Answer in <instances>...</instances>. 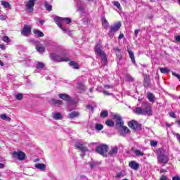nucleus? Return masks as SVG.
<instances>
[{
  "instance_id": "nucleus-1",
  "label": "nucleus",
  "mask_w": 180,
  "mask_h": 180,
  "mask_svg": "<svg viewBox=\"0 0 180 180\" xmlns=\"http://www.w3.org/2000/svg\"><path fill=\"white\" fill-rule=\"evenodd\" d=\"M56 22V25L61 29L63 33H66L68 36H72V33L70 31V29L64 27V23H67V25H70L71 22V18H60L58 16H56L53 19Z\"/></svg>"
},
{
  "instance_id": "nucleus-2",
  "label": "nucleus",
  "mask_w": 180,
  "mask_h": 180,
  "mask_svg": "<svg viewBox=\"0 0 180 180\" xmlns=\"http://www.w3.org/2000/svg\"><path fill=\"white\" fill-rule=\"evenodd\" d=\"M51 60L61 63L63 61H70V52L67 50H63L58 53H51Z\"/></svg>"
},
{
  "instance_id": "nucleus-3",
  "label": "nucleus",
  "mask_w": 180,
  "mask_h": 180,
  "mask_svg": "<svg viewBox=\"0 0 180 180\" xmlns=\"http://www.w3.org/2000/svg\"><path fill=\"white\" fill-rule=\"evenodd\" d=\"M134 112L136 113V115L150 116V115H151V107L147 105L146 104H142L141 107L135 108V109H134Z\"/></svg>"
},
{
  "instance_id": "nucleus-4",
  "label": "nucleus",
  "mask_w": 180,
  "mask_h": 180,
  "mask_svg": "<svg viewBox=\"0 0 180 180\" xmlns=\"http://www.w3.org/2000/svg\"><path fill=\"white\" fill-rule=\"evenodd\" d=\"M95 53L96 56H98L101 58V61L103 63H106L108 61V57H106V53L101 49L99 45L96 44L95 46Z\"/></svg>"
},
{
  "instance_id": "nucleus-5",
  "label": "nucleus",
  "mask_w": 180,
  "mask_h": 180,
  "mask_svg": "<svg viewBox=\"0 0 180 180\" xmlns=\"http://www.w3.org/2000/svg\"><path fill=\"white\" fill-rule=\"evenodd\" d=\"M120 27H122V22H117V23L111 25L108 32V36H110V37H113L115 33H116Z\"/></svg>"
},
{
  "instance_id": "nucleus-6",
  "label": "nucleus",
  "mask_w": 180,
  "mask_h": 180,
  "mask_svg": "<svg viewBox=\"0 0 180 180\" xmlns=\"http://www.w3.org/2000/svg\"><path fill=\"white\" fill-rule=\"evenodd\" d=\"M108 146L105 144H103L97 146L96 148V153L100 154V155H102L103 157H106L108 155Z\"/></svg>"
},
{
  "instance_id": "nucleus-7",
  "label": "nucleus",
  "mask_w": 180,
  "mask_h": 180,
  "mask_svg": "<svg viewBox=\"0 0 180 180\" xmlns=\"http://www.w3.org/2000/svg\"><path fill=\"white\" fill-rule=\"evenodd\" d=\"M37 0H29L25 4V8L30 13L33 12L34 8V2H36Z\"/></svg>"
},
{
  "instance_id": "nucleus-8",
  "label": "nucleus",
  "mask_w": 180,
  "mask_h": 180,
  "mask_svg": "<svg viewBox=\"0 0 180 180\" xmlns=\"http://www.w3.org/2000/svg\"><path fill=\"white\" fill-rule=\"evenodd\" d=\"M128 126L133 130H140L141 129V124H140L137 121L131 120L128 122Z\"/></svg>"
},
{
  "instance_id": "nucleus-9",
  "label": "nucleus",
  "mask_w": 180,
  "mask_h": 180,
  "mask_svg": "<svg viewBox=\"0 0 180 180\" xmlns=\"http://www.w3.org/2000/svg\"><path fill=\"white\" fill-rule=\"evenodd\" d=\"M114 120H115L116 123V127H122L123 124H124V122H123V120H122V117L119 115H115L113 116Z\"/></svg>"
},
{
  "instance_id": "nucleus-10",
  "label": "nucleus",
  "mask_w": 180,
  "mask_h": 180,
  "mask_svg": "<svg viewBox=\"0 0 180 180\" xmlns=\"http://www.w3.org/2000/svg\"><path fill=\"white\" fill-rule=\"evenodd\" d=\"M13 155L15 158L19 160V161H23L26 157V155L22 151H14Z\"/></svg>"
},
{
  "instance_id": "nucleus-11",
  "label": "nucleus",
  "mask_w": 180,
  "mask_h": 180,
  "mask_svg": "<svg viewBox=\"0 0 180 180\" xmlns=\"http://www.w3.org/2000/svg\"><path fill=\"white\" fill-rule=\"evenodd\" d=\"M76 148H77V150H80V151H82V154L81 156L83 157L85 155V154L84 153H86V151H89V149H88V148L85 147L83 144L79 143L75 145Z\"/></svg>"
},
{
  "instance_id": "nucleus-12",
  "label": "nucleus",
  "mask_w": 180,
  "mask_h": 180,
  "mask_svg": "<svg viewBox=\"0 0 180 180\" xmlns=\"http://www.w3.org/2000/svg\"><path fill=\"white\" fill-rule=\"evenodd\" d=\"M158 161L160 164H167L168 162V157L164 154H159L158 155Z\"/></svg>"
},
{
  "instance_id": "nucleus-13",
  "label": "nucleus",
  "mask_w": 180,
  "mask_h": 180,
  "mask_svg": "<svg viewBox=\"0 0 180 180\" xmlns=\"http://www.w3.org/2000/svg\"><path fill=\"white\" fill-rule=\"evenodd\" d=\"M32 32V30L30 29V27H27V26H24L22 32H21V34H22V36H29V34H30Z\"/></svg>"
},
{
  "instance_id": "nucleus-14",
  "label": "nucleus",
  "mask_w": 180,
  "mask_h": 180,
  "mask_svg": "<svg viewBox=\"0 0 180 180\" xmlns=\"http://www.w3.org/2000/svg\"><path fill=\"white\" fill-rule=\"evenodd\" d=\"M130 168H131V169H134V171H137V169H139V168H140V165H139V163H137L136 161L133 160L131 161L129 164Z\"/></svg>"
},
{
  "instance_id": "nucleus-15",
  "label": "nucleus",
  "mask_w": 180,
  "mask_h": 180,
  "mask_svg": "<svg viewBox=\"0 0 180 180\" xmlns=\"http://www.w3.org/2000/svg\"><path fill=\"white\" fill-rule=\"evenodd\" d=\"M58 98H60V99H63V101H66V102H71V97L68 94H58Z\"/></svg>"
},
{
  "instance_id": "nucleus-16",
  "label": "nucleus",
  "mask_w": 180,
  "mask_h": 180,
  "mask_svg": "<svg viewBox=\"0 0 180 180\" xmlns=\"http://www.w3.org/2000/svg\"><path fill=\"white\" fill-rule=\"evenodd\" d=\"M77 8L79 12H84V9H85V3L82 1H78L77 4Z\"/></svg>"
},
{
  "instance_id": "nucleus-17",
  "label": "nucleus",
  "mask_w": 180,
  "mask_h": 180,
  "mask_svg": "<svg viewBox=\"0 0 180 180\" xmlns=\"http://www.w3.org/2000/svg\"><path fill=\"white\" fill-rule=\"evenodd\" d=\"M37 169H39V171H46L47 169V166L44 163H38L34 165Z\"/></svg>"
},
{
  "instance_id": "nucleus-18",
  "label": "nucleus",
  "mask_w": 180,
  "mask_h": 180,
  "mask_svg": "<svg viewBox=\"0 0 180 180\" xmlns=\"http://www.w3.org/2000/svg\"><path fill=\"white\" fill-rule=\"evenodd\" d=\"M63 117H64L61 112H55L53 114V119L55 120H63Z\"/></svg>"
},
{
  "instance_id": "nucleus-19",
  "label": "nucleus",
  "mask_w": 180,
  "mask_h": 180,
  "mask_svg": "<svg viewBox=\"0 0 180 180\" xmlns=\"http://www.w3.org/2000/svg\"><path fill=\"white\" fill-rule=\"evenodd\" d=\"M36 50L39 53V54H43L45 51V48L43 45L41 44H37L36 46Z\"/></svg>"
},
{
  "instance_id": "nucleus-20",
  "label": "nucleus",
  "mask_w": 180,
  "mask_h": 180,
  "mask_svg": "<svg viewBox=\"0 0 180 180\" xmlns=\"http://www.w3.org/2000/svg\"><path fill=\"white\" fill-rule=\"evenodd\" d=\"M127 133H130V129H129V128H127L126 126H122V130L120 132L121 136L124 137Z\"/></svg>"
},
{
  "instance_id": "nucleus-21",
  "label": "nucleus",
  "mask_w": 180,
  "mask_h": 180,
  "mask_svg": "<svg viewBox=\"0 0 180 180\" xmlns=\"http://www.w3.org/2000/svg\"><path fill=\"white\" fill-rule=\"evenodd\" d=\"M119 151V149L117 147L112 148L110 152L108 153V155L111 157H115L117 154V152Z\"/></svg>"
},
{
  "instance_id": "nucleus-22",
  "label": "nucleus",
  "mask_w": 180,
  "mask_h": 180,
  "mask_svg": "<svg viewBox=\"0 0 180 180\" xmlns=\"http://www.w3.org/2000/svg\"><path fill=\"white\" fill-rule=\"evenodd\" d=\"M78 116H79V112L73 111L68 114V119H74V117H78Z\"/></svg>"
},
{
  "instance_id": "nucleus-23",
  "label": "nucleus",
  "mask_w": 180,
  "mask_h": 180,
  "mask_svg": "<svg viewBox=\"0 0 180 180\" xmlns=\"http://www.w3.org/2000/svg\"><path fill=\"white\" fill-rule=\"evenodd\" d=\"M126 176V171L122 169L120 172H117L115 175V178H123Z\"/></svg>"
},
{
  "instance_id": "nucleus-24",
  "label": "nucleus",
  "mask_w": 180,
  "mask_h": 180,
  "mask_svg": "<svg viewBox=\"0 0 180 180\" xmlns=\"http://www.w3.org/2000/svg\"><path fill=\"white\" fill-rule=\"evenodd\" d=\"M69 65L70 67H72L74 68V70H79V65H78V63H77L75 61H70L69 63Z\"/></svg>"
},
{
  "instance_id": "nucleus-25",
  "label": "nucleus",
  "mask_w": 180,
  "mask_h": 180,
  "mask_svg": "<svg viewBox=\"0 0 180 180\" xmlns=\"http://www.w3.org/2000/svg\"><path fill=\"white\" fill-rule=\"evenodd\" d=\"M128 53L129 54V57H130L132 63L134 64H135L136 63V59L134 58V53H133V51H131V50H128Z\"/></svg>"
},
{
  "instance_id": "nucleus-26",
  "label": "nucleus",
  "mask_w": 180,
  "mask_h": 180,
  "mask_svg": "<svg viewBox=\"0 0 180 180\" xmlns=\"http://www.w3.org/2000/svg\"><path fill=\"white\" fill-rule=\"evenodd\" d=\"M44 63L41 62H37L36 65V68L37 70H40L41 71V70L44 68Z\"/></svg>"
},
{
  "instance_id": "nucleus-27",
  "label": "nucleus",
  "mask_w": 180,
  "mask_h": 180,
  "mask_svg": "<svg viewBox=\"0 0 180 180\" xmlns=\"http://www.w3.org/2000/svg\"><path fill=\"white\" fill-rule=\"evenodd\" d=\"M95 130H96L97 131H101V130H103V124L96 123L95 124Z\"/></svg>"
},
{
  "instance_id": "nucleus-28",
  "label": "nucleus",
  "mask_w": 180,
  "mask_h": 180,
  "mask_svg": "<svg viewBox=\"0 0 180 180\" xmlns=\"http://www.w3.org/2000/svg\"><path fill=\"white\" fill-rule=\"evenodd\" d=\"M33 33H34V34H37L38 37H44V34L39 30H34Z\"/></svg>"
},
{
  "instance_id": "nucleus-29",
  "label": "nucleus",
  "mask_w": 180,
  "mask_h": 180,
  "mask_svg": "<svg viewBox=\"0 0 180 180\" xmlns=\"http://www.w3.org/2000/svg\"><path fill=\"white\" fill-rule=\"evenodd\" d=\"M44 6L46 11H49V12H51V11H53V6H51V4H49V2L47 1L44 2Z\"/></svg>"
},
{
  "instance_id": "nucleus-30",
  "label": "nucleus",
  "mask_w": 180,
  "mask_h": 180,
  "mask_svg": "<svg viewBox=\"0 0 180 180\" xmlns=\"http://www.w3.org/2000/svg\"><path fill=\"white\" fill-rule=\"evenodd\" d=\"M101 22H102L103 27L106 28V27H108V26H109V22L106 20V18L102 17Z\"/></svg>"
},
{
  "instance_id": "nucleus-31",
  "label": "nucleus",
  "mask_w": 180,
  "mask_h": 180,
  "mask_svg": "<svg viewBox=\"0 0 180 180\" xmlns=\"http://www.w3.org/2000/svg\"><path fill=\"white\" fill-rule=\"evenodd\" d=\"M148 99L150 102H152V103H154V102H155L154 94H153V93H148Z\"/></svg>"
},
{
  "instance_id": "nucleus-32",
  "label": "nucleus",
  "mask_w": 180,
  "mask_h": 180,
  "mask_svg": "<svg viewBox=\"0 0 180 180\" xmlns=\"http://www.w3.org/2000/svg\"><path fill=\"white\" fill-rule=\"evenodd\" d=\"M1 5L4 6V8H6L7 9H11V4H9L8 1H1Z\"/></svg>"
},
{
  "instance_id": "nucleus-33",
  "label": "nucleus",
  "mask_w": 180,
  "mask_h": 180,
  "mask_svg": "<svg viewBox=\"0 0 180 180\" xmlns=\"http://www.w3.org/2000/svg\"><path fill=\"white\" fill-rule=\"evenodd\" d=\"M134 153L136 155V157H143L144 155V153L140 150H135Z\"/></svg>"
},
{
  "instance_id": "nucleus-34",
  "label": "nucleus",
  "mask_w": 180,
  "mask_h": 180,
  "mask_svg": "<svg viewBox=\"0 0 180 180\" xmlns=\"http://www.w3.org/2000/svg\"><path fill=\"white\" fill-rule=\"evenodd\" d=\"M160 71L162 74H168V72H169V69L167 68H160Z\"/></svg>"
},
{
  "instance_id": "nucleus-35",
  "label": "nucleus",
  "mask_w": 180,
  "mask_h": 180,
  "mask_svg": "<svg viewBox=\"0 0 180 180\" xmlns=\"http://www.w3.org/2000/svg\"><path fill=\"white\" fill-rule=\"evenodd\" d=\"M0 117L2 119V120H8V122H11V117H8L6 114L1 115Z\"/></svg>"
},
{
  "instance_id": "nucleus-36",
  "label": "nucleus",
  "mask_w": 180,
  "mask_h": 180,
  "mask_svg": "<svg viewBox=\"0 0 180 180\" xmlns=\"http://www.w3.org/2000/svg\"><path fill=\"white\" fill-rule=\"evenodd\" d=\"M51 101L54 103V105H63V101L61 100H56V99L52 98Z\"/></svg>"
},
{
  "instance_id": "nucleus-37",
  "label": "nucleus",
  "mask_w": 180,
  "mask_h": 180,
  "mask_svg": "<svg viewBox=\"0 0 180 180\" xmlns=\"http://www.w3.org/2000/svg\"><path fill=\"white\" fill-rule=\"evenodd\" d=\"M125 79L126 81H128L129 82H133V81H134V78H133V77H131V75H127L125 77Z\"/></svg>"
},
{
  "instance_id": "nucleus-38",
  "label": "nucleus",
  "mask_w": 180,
  "mask_h": 180,
  "mask_svg": "<svg viewBox=\"0 0 180 180\" xmlns=\"http://www.w3.org/2000/svg\"><path fill=\"white\" fill-rule=\"evenodd\" d=\"M105 124L110 127H113V126H115V122L110 120H108L105 122Z\"/></svg>"
},
{
  "instance_id": "nucleus-39",
  "label": "nucleus",
  "mask_w": 180,
  "mask_h": 180,
  "mask_svg": "<svg viewBox=\"0 0 180 180\" xmlns=\"http://www.w3.org/2000/svg\"><path fill=\"white\" fill-rule=\"evenodd\" d=\"M113 6H116L119 11H122V6H120V3L119 1H113Z\"/></svg>"
},
{
  "instance_id": "nucleus-40",
  "label": "nucleus",
  "mask_w": 180,
  "mask_h": 180,
  "mask_svg": "<svg viewBox=\"0 0 180 180\" xmlns=\"http://www.w3.org/2000/svg\"><path fill=\"white\" fill-rule=\"evenodd\" d=\"M109 115V112L106 110H103L101 112V117H108V115Z\"/></svg>"
},
{
  "instance_id": "nucleus-41",
  "label": "nucleus",
  "mask_w": 180,
  "mask_h": 180,
  "mask_svg": "<svg viewBox=\"0 0 180 180\" xmlns=\"http://www.w3.org/2000/svg\"><path fill=\"white\" fill-rule=\"evenodd\" d=\"M78 86H79V89H81V91H85V89H86V87L83 83H81V82L78 83Z\"/></svg>"
},
{
  "instance_id": "nucleus-42",
  "label": "nucleus",
  "mask_w": 180,
  "mask_h": 180,
  "mask_svg": "<svg viewBox=\"0 0 180 180\" xmlns=\"http://www.w3.org/2000/svg\"><path fill=\"white\" fill-rule=\"evenodd\" d=\"M15 98L18 101H22V99H23V94H18L15 95Z\"/></svg>"
},
{
  "instance_id": "nucleus-43",
  "label": "nucleus",
  "mask_w": 180,
  "mask_h": 180,
  "mask_svg": "<svg viewBox=\"0 0 180 180\" xmlns=\"http://www.w3.org/2000/svg\"><path fill=\"white\" fill-rule=\"evenodd\" d=\"M2 40H3V41H5L6 43H9V41H11V39H9V37H8V36H4L2 37Z\"/></svg>"
},
{
  "instance_id": "nucleus-44",
  "label": "nucleus",
  "mask_w": 180,
  "mask_h": 180,
  "mask_svg": "<svg viewBox=\"0 0 180 180\" xmlns=\"http://www.w3.org/2000/svg\"><path fill=\"white\" fill-rule=\"evenodd\" d=\"M86 109L91 110V112H94V110H95V108H94V106H92L91 105H88L86 106Z\"/></svg>"
},
{
  "instance_id": "nucleus-45",
  "label": "nucleus",
  "mask_w": 180,
  "mask_h": 180,
  "mask_svg": "<svg viewBox=\"0 0 180 180\" xmlns=\"http://www.w3.org/2000/svg\"><path fill=\"white\" fill-rule=\"evenodd\" d=\"M157 144H158V143H157V141H150V146H151V147H157Z\"/></svg>"
},
{
  "instance_id": "nucleus-46",
  "label": "nucleus",
  "mask_w": 180,
  "mask_h": 180,
  "mask_svg": "<svg viewBox=\"0 0 180 180\" xmlns=\"http://www.w3.org/2000/svg\"><path fill=\"white\" fill-rule=\"evenodd\" d=\"M172 75H174V77H177V79H179V81L180 82V75L179 74H176L174 72H172Z\"/></svg>"
},
{
  "instance_id": "nucleus-47",
  "label": "nucleus",
  "mask_w": 180,
  "mask_h": 180,
  "mask_svg": "<svg viewBox=\"0 0 180 180\" xmlns=\"http://www.w3.org/2000/svg\"><path fill=\"white\" fill-rule=\"evenodd\" d=\"M170 117H173V119H175L176 117L175 116V112H171L169 113Z\"/></svg>"
},
{
  "instance_id": "nucleus-48",
  "label": "nucleus",
  "mask_w": 180,
  "mask_h": 180,
  "mask_svg": "<svg viewBox=\"0 0 180 180\" xmlns=\"http://www.w3.org/2000/svg\"><path fill=\"white\" fill-rule=\"evenodd\" d=\"M123 37H124V34H123V33H120L118 37V40H122V39H123Z\"/></svg>"
},
{
  "instance_id": "nucleus-49",
  "label": "nucleus",
  "mask_w": 180,
  "mask_h": 180,
  "mask_svg": "<svg viewBox=\"0 0 180 180\" xmlns=\"http://www.w3.org/2000/svg\"><path fill=\"white\" fill-rule=\"evenodd\" d=\"M104 88H105V89H110V88L111 89H113V86H110V85H105Z\"/></svg>"
},
{
  "instance_id": "nucleus-50",
  "label": "nucleus",
  "mask_w": 180,
  "mask_h": 180,
  "mask_svg": "<svg viewBox=\"0 0 180 180\" xmlns=\"http://www.w3.org/2000/svg\"><path fill=\"white\" fill-rule=\"evenodd\" d=\"M175 40L176 41H178L179 43H180V35L176 36Z\"/></svg>"
},
{
  "instance_id": "nucleus-51",
  "label": "nucleus",
  "mask_w": 180,
  "mask_h": 180,
  "mask_svg": "<svg viewBox=\"0 0 180 180\" xmlns=\"http://www.w3.org/2000/svg\"><path fill=\"white\" fill-rule=\"evenodd\" d=\"M167 179H168V177H167V176L163 175L160 177V180H167Z\"/></svg>"
},
{
  "instance_id": "nucleus-52",
  "label": "nucleus",
  "mask_w": 180,
  "mask_h": 180,
  "mask_svg": "<svg viewBox=\"0 0 180 180\" xmlns=\"http://www.w3.org/2000/svg\"><path fill=\"white\" fill-rule=\"evenodd\" d=\"M5 19H6V16H5V15H0V20H5Z\"/></svg>"
},
{
  "instance_id": "nucleus-53",
  "label": "nucleus",
  "mask_w": 180,
  "mask_h": 180,
  "mask_svg": "<svg viewBox=\"0 0 180 180\" xmlns=\"http://www.w3.org/2000/svg\"><path fill=\"white\" fill-rule=\"evenodd\" d=\"M103 94L104 95H107V96L110 95V94L109 93V91H103Z\"/></svg>"
},
{
  "instance_id": "nucleus-54",
  "label": "nucleus",
  "mask_w": 180,
  "mask_h": 180,
  "mask_svg": "<svg viewBox=\"0 0 180 180\" xmlns=\"http://www.w3.org/2000/svg\"><path fill=\"white\" fill-rule=\"evenodd\" d=\"M145 81H150V76L148 75H146L145 79H144Z\"/></svg>"
},
{
  "instance_id": "nucleus-55",
  "label": "nucleus",
  "mask_w": 180,
  "mask_h": 180,
  "mask_svg": "<svg viewBox=\"0 0 180 180\" xmlns=\"http://www.w3.org/2000/svg\"><path fill=\"white\" fill-rule=\"evenodd\" d=\"M139 32H140V30H135V36H136V37L138 36Z\"/></svg>"
},
{
  "instance_id": "nucleus-56",
  "label": "nucleus",
  "mask_w": 180,
  "mask_h": 180,
  "mask_svg": "<svg viewBox=\"0 0 180 180\" xmlns=\"http://www.w3.org/2000/svg\"><path fill=\"white\" fill-rule=\"evenodd\" d=\"M0 49H1L2 50L5 49V45L1 44L0 45Z\"/></svg>"
},
{
  "instance_id": "nucleus-57",
  "label": "nucleus",
  "mask_w": 180,
  "mask_h": 180,
  "mask_svg": "<svg viewBox=\"0 0 180 180\" xmlns=\"http://www.w3.org/2000/svg\"><path fill=\"white\" fill-rule=\"evenodd\" d=\"M96 90L98 91V92H102V91H103L101 87H98V88L96 89Z\"/></svg>"
},
{
  "instance_id": "nucleus-58",
  "label": "nucleus",
  "mask_w": 180,
  "mask_h": 180,
  "mask_svg": "<svg viewBox=\"0 0 180 180\" xmlns=\"http://www.w3.org/2000/svg\"><path fill=\"white\" fill-rule=\"evenodd\" d=\"M45 22H46V21H44V20H40V21H39V23H40V25H44Z\"/></svg>"
},
{
  "instance_id": "nucleus-59",
  "label": "nucleus",
  "mask_w": 180,
  "mask_h": 180,
  "mask_svg": "<svg viewBox=\"0 0 180 180\" xmlns=\"http://www.w3.org/2000/svg\"><path fill=\"white\" fill-rule=\"evenodd\" d=\"M0 65H1V67H4L5 65L4 64V62H2V60H0Z\"/></svg>"
},
{
  "instance_id": "nucleus-60",
  "label": "nucleus",
  "mask_w": 180,
  "mask_h": 180,
  "mask_svg": "<svg viewBox=\"0 0 180 180\" xmlns=\"http://www.w3.org/2000/svg\"><path fill=\"white\" fill-rule=\"evenodd\" d=\"M5 167V165L4 163H0V168H4Z\"/></svg>"
},
{
  "instance_id": "nucleus-61",
  "label": "nucleus",
  "mask_w": 180,
  "mask_h": 180,
  "mask_svg": "<svg viewBox=\"0 0 180 180\" xmlns=\"http://www.w3.org/2000/svg\"><path fill=\"white\" fill-rule=\"evenodd\" d=\"M160 172H161V173H162V172H167V171H165V169H162L160 170Z\"/></svg>"
},
{
  "instance_id": "nucleus-62",
  "label": "nucleus",
  "mask_w": 180,
  "mask_h": 180,
  "mask_svg": "<svg viewBox=\"0 0 180 180\" xmlns=\"http://www.w3.org/2000/svg\"><path fill=\"white\" fill-rule=\"evenodd\" d=\"M37 161H40V159L37 158V159L34 160V162H37Z\"/></svg>"
},
{
  "instance_id": "nucleus-63",
  "label": "nucleus",
  "mask_w": 180,
  "mask_h": 180,
  "mask_svg": "<svg viewBox=\"0 0 180 180\" xmlns=\"http://www.w3.org/2000/svg\"><path fill=\"white\" fill-rule=\"evenodd\" d=\"M93 91H94V88L89 89V91H90V92H93Z\"/></svg>"
},
{
  "instance_id": "nucleus-64",
  "label": "nucleus",
  "mask_w": 180,
  "mask_h": 180,
  "mask_svg": "<svg viewBox=\"0 0 180 180\" xmlns=\"http://www.w3.org/2000/svg\"><path fill=\"white\" fill-rule=\"evenodd\" d=\"M177 124L180 127V120L177 122Z\"/></svg>"
}]
</instances>
